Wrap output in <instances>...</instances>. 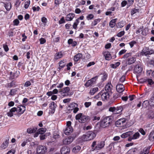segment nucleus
<instances>
[{
	"instance_id": "13",
	"label": "nucleus",
	"mask_w": 154,
	"mask_h": 154,
	"mask_svg": "<svg viewBox=\"0 0 154 154\" xmlns=\"http://www.w3.org/2000/svg\"><path fill=\"white\" fill-rule=\"evenodd\" d=\"M116 90L119 93L123 92L125 90V88L122 84H118L116 86Z\"/></svg>"
},
{
	"instance_id": "24",
	"label": "nucleus",
	"mask_w": 154,
	"mask_h": 154,
	"mask_svg": "<svg viewBox=\"0 0 154 154\" xmlns=\"http://www.w3.org/2000/svg\"><path fill=\"white\" fill-rule=\"evenodd\" d=\"M70 90V89L69 87H66L63 88V89H61L59 92L62 93H68Z\"/></svg>"
},
{
	"instance_id": "12",
	"label": "nucleus",
	"mask_w": 154,
	"mask_h": 154,
	"mask_svg": "<svg viewBox=\"0 0 154 154\" xmlns=\"http://www.w3.org/2000/svg\"><path fill=\"white\" fill-rule=\"evenodd\" d=\"M61 154H69L70 149L67 146H64L61 149Z\"/></svg>"
},
{
	"instance_id": "60",
	"label": "nucleus",
	"mask_w": 154,
	"mask_h": 154,
	"mask_svg": "<svg viewBox=\"0 0 154 154\" xmlns=\"http://www.w3.org/2000/svg\"><path fill=\"white\" fill-rule=\"evenodd\" d=\"M77 104L75 103H73L70 104V105L69 106V107H72V109L74 108L75 107V106H77Z\"/></svg>"
},
{
	"instance_id": "54",
	"label": "nucleus",
	"mask_w": 154,
	"mask_h": 154,
	"mask_svg": "<svg viewBox=\"0 0 154 154\" xmlns=\"http://www.w3.org/2000/svg\"><path fill=\"white\" fill-rule=\"evenodd\" d=\"M116 26L118 28H121L123 27L124 24L122 23H119L116 25Z\"/></svg>"
},
{
	"instance_id": "18",
	"label": "nucleus",
	"mask_w": 154,
	"mask_h": 154,
	"mask_svg": "<svg viewBox=\"0 0 154 154\" xmlns=\"http://www.w3.org/2000/svg\"><path fill=\"white\" fill-rule=\"evenodd\" d=\"M111 87L112 85L111 84L108 83L105 87V90L106 92L112 94L111 92Z\"/></svg>"
},
{
	"instance_id": "25",
	"label": "nucleus",
	"mask_w": 154,
	"mask_h": 154,
	"mask_svg": "<svg viewBox=\"0 0 154 154\" xmlns=\"http://www.w3.org/2000/svg\"><path fill=\"white\" fill-rule=\"evenodd\" d=\"M132 134V132L128 131L124 133L121 135V137L122 138H125L130 136Z\"/></svg>"
},
{
	"instance_id": "6",
	"label": "nucleus",
	"mask_w": 154,
	"mask_h": 154,
	"mask_svg": "<svg viewBox=\"0 0 154 154\" xmlns=\"http://www.w3.org/2000/svg\"><path fill=\"white\" fill-rule=\"evenodd\" d=\"M98 76H97L88 80L85 84V86L86 87H88L90 86H92L95 83V82Z\"/></svg>"
},
{
	"instance_id": "23",
	"label": "nucleus",
	"mask_w": 154,
	"mask_h": 154,
	"mask_svg": "<svg viewBox=\"0 0 154 154\" xmlns=\"http://www.w3.org/2000/svg\"><path fill=\"white\" fill-rule=\"evenodd\" d=\"M82 56V55L81 53H78L76 54L74 57V60L75 61H78L79 59Z\"/></svg>"
},
{
	"instance_id": "53",
	"label": "nucleus",
	"mask_w": 154,
	"mask_h": 154,
	"mask_svg": "<svg viewBox=\"0 0 154 154\" xmlns=\"http://www.w3.org/2000/svg\"><path fill=\"white\" fill-rule=\"evenodd\" d=\"M125 34V32L123 31H122L119 32L117 35V36L118 37H121L122 36H123Z\"/></svg>"
},
{
	"instance_id": "58",
	"label": "nucleus",
	"mask_w": 154,
	"mask_h": 154,
	"mask_svg": "<svg viewBox=\"0 0 154 154\" xmlns=\"http://www.w3.org/2000/svg\"><path fill=\"white\" fill-rule=\"evenodd\" d=\"M146 81L148 82V84L150 85L153 84L154 83V82H153L152 80L151 79H147Z\"/></svg>"
},
{
	"instance_id": "19",
	"label": "nucleus",
	"mask_w": 154,
	"mask_h": 154,
	"mask_svg": "<svg viewBox=\"0 0 154 154\" xmlns=\"http://www.w3.org/2000/svg\"><path fill=\"white\" fill-rule=\"evenodd\" d=\"M47 145L49 146H52L49 148V152H51L54 150L55 149V144L54 142H49L47 143Z\"/></svg>"
},
{
	"instance_id": "29",
	"label": "nucleus",
	"mask_w": 154,
	"mask_h": 154,
	"mask_svg": "<svg viewBox=\"0 0 154 154\" xmlns=\"http://www.w3.org/2000/svg\"><path fill=\"white\" fill-rule=\"evenodd\" d=\"M63 54L61 52H58L56 53L55 56V59H58L63 57Z\"/></svg>"
},
{
	"instance_id": "9",
	"label": "nucleus",
	"mask_w": 154,
	"mask_h": 154,
	"mask_svg": "<svg viewBox=\"0 0 154 154\" xmlns=\"http://www.w3.org/2000/svg\"><path fill=\"white\" fill-rule=\"evenodd\" d=\"M143 70V67L140 64L136 65L134 70V72L135 73L139 74Z\"/></svg>"
},
{
	"instance_id": "28",
	"label": "nucleus",
	"mask_w": 154,
	"mask_h": 154,
	"mask_svg": "<svg viewBox=\"0 0 154 154\" xmlns=\"http://www.w3.org/2000/svg\"><path fill=\"white\" fill-rule=\"evenodd\" d=\"M123 109L122 107V106H118L116 107V111L115 114H118L121 112Z\"/></svg>"
},
{
	"instance_id": "34",
	"label": "nucleus",
	"mask_w": 154,
	"mask_h": 154,
	"mask_svg": "<svg viewBox=\"0 0 154 154\" xmlns=\"http://www.w3.org/2000/svg\"><path fill=\"white\" fill-rule=\"evenodd\" d=\"M98 90V88L97 87L93 88L91 89L90 92V94L91 95H94L96 92H97Z\"/></svg>"
},
{
	"instance_id": "59",
	"label": "nucleus",
	"mask_w": 154,
	"mask_h": 154,
	"mask_svg": "<svg viewBox=\"0 0 154 154\" xmlns=\"http://www.w3.org/2000/svg\"><path fill=\"white\" fill-rule=\"evenodd\" d=\"M109 111L110 112H114L115 113V112L116 111V107H110L109 108Z\"/></svg>"
},
{
	"instance_id": "4",
	"label": "nucleus",
	"mask_w": 154,
	"mask_h": 154,
	"mask_svg": "<svg viewBox=\"0 0 154 154\" xmlns=\"http://www.w3.org/2000/svg\"><path fill=\"white\" fill-rule=\"evenodd\" d=\"M127 122V119H121L118 120L116 122V125L117 127H126Z\"/></svg>"
},
{
	"instance_id": "56",
	"label": "nucleus",
	"mask_w": 154,
	"mask_h": 154,
	"mask_svg": "<svg viewBox=\"0 0 154 154\" xmlns=\"http://www.w3.org/2000/svg\"><path fill=\"white\" fill-rule=\"evenodd\" d=\"M40 43L41 44H43L46 42V40L43 38H41L40 39Z\"/></svg>"
},
{
	"instance_id": "43",
	"label": "nucleus",
	"mask_w": 154,
	"mask_h": 154,
	"mask_svg": "<svg viewBox=\"0 0 154 154\" xmlns=\"http://www.w3.org/2000/svg\"><path fill=\"white\" fill-rule=\"evenodd\" d=\"M149 148L144 149L143 151L141 152L140 154H148L149 152Z\"/></svg>"
},
{
	"instance_id": "20",
	"label": "nucleus",
	"mask_w": 154,
	"mask_h": 154,
	"mask_svg": "<svg viewBox=\"0 0 154 154\" xmlns=\"http://www.w3.org/2000/svg\"><path fill=\"white\" fill-rule=\"evenodd\" d=\"M16 111L17 112V108L15 107L12 108L8 112L7 115L9 116L12 117L13 116V113Z\"/></svg>"
},
{
	"instance_id": "50",
	"label": "nucleus",
	"mask_w": 154,
	"mask_h": 154,
	"mask_svg": "<svg viewBox=\"0 0 154 154\" xmlns=\"http://www.w3.org/2000/svg\"><path fill=\"white\" fill-rule=\"evenodd\" d=\"M139 136V134L138 132H136L132 136V138L134 139H137Z\"/></svg>"
},
{
	"instance_id": "3",
	"label": "nucleus",
	"mask_w": 154,
	"mask_h": 154,
	"mask_svg": "<svg viewBox=\"0 0 154 154\" xmlns=\"http://www.w3.org/2000/svg\"><path fill=\"white\" fill-rule=\"evenodd\" d=\"M105 145L104 141H101L96 144V141H94L91 145L93 150H100L104 147Z\"/></svg>"
},
{
	"instance_id": "64",
	"label": "nucleus",
	"mask_w": 154,
	"mask_h": 154,
	"mask_svg": "<svg viewBox=\"0 0 154 154\" xmlns=\"http://www.w3.org/2000/svg\"><path fill=\"white\" fill-rule=\"evenodd\" d=\"M125 76L123 75L119 79V81L121 82H123L125 80Z\"/></svg>"
},
{
	"instance_id": "49",
	"label": "nucleus",
	"mask_w": 154,
	"mask_h": 154,
	"mask_svg": "<svg viewBox=\"0 0 154 154\" xmlns=\"http://www.w3.org/2000/svg\"><path fill=\"white\" fill-rule=\"evenodd\" d=\"M30 4V1L28 0L26 1L25 3L24 8L26 9L27 8Z\"/></svg>"
},
{
	"instance_id": "63",
	"label": "nucleus",
	"mask_w": 154,
	"mask_h": 154,
	"mask_svg": "<svg viewBox=\"0 0 154 154\" xmlns=\"http://www.w3.org/2000/svg\"><path fill=\"white\" fill-rule=\"evenodd\" d=\"M3 48L6 52H7L9 50V48L8 45H6L3 44Z\"/></svg>"
},
{
	"instance_id": "52",
	"label": "nucleus",
	"mask_w": 154,
	"mask_h": 154,
	"mask_svg": "<svg viewBox=\"0 0 154 154\" xmlns=\"http://www.w3.org/2000/svg\"><path fill=\"white\" fill-rule=\"evenodd\" d=\"M59 66L60 67L63 68L64 67L65 64L64 62L61 61L59 63Z\"/></svg>"
},
{
	"instance_id": "41",
	"label": "nucleus",
	"mask_w": 154,
	"mask_h": 154,
	"mask_svg": "<svg viewBox=\"0 0 154 154\" xmlns=\"http://www.w3.org/2000/svg\"><path fill=\"white\" fill-rule=\"evenodd\" d=\"M5 7L7 11H9L11 8V3H6L5 4Z\"/></svg>"
},
{
	"instance_id": "32",
	"label": "nucleus",
	"mask_w": 154,
	"mask_h": 154,
	"mask_svg": "<svg viewBox=\"0 0 154 154\" xmlns=\"http://www.w3.org/2000/svg\"><path fill=\"white\" fill-rule=\"evenodd\" d=\"M81 147L79 146H76L73 148L72 152L75 153H77L79 151Z\"/></svg>"
},
{
	"instance_id": "39",
	"label": "nucleus",
	"mask_w": 154,
	"mask_h": 154,
	"mask_svg": "<svg viewBox=\"0 0 154 154\" xmlns=\"http://www.w3.org/2000/svg\"><path fill=\"white\" fill-rule=\"evenodd\" d=\"M149 104L148 100H146L143 102L142 103V106L144 108H146Z\"/></svg>"
},
{
	"instance_id": "2",
	"label": "nucleus",
	"mask_w": 154,
	"mask_h": 154,
	"mask_svg": "<svg viewBox=\"0 0 154 154\" xmlns=\"http://www.w3.org/2000/svg\"><path fill=\"white\" fill-rule=\"evenodd\" d=\"M96 137V134L93 131H90L86 133L82 137V139L83 141H88L94 139Z\"/></svg>"
},
{
	"instance_id": "47",
	"label": "nucleus",
	"mask_w": 154,
	"mask_h": 154,
	"mask_svg": "<svg viewBox=\"0 0 154 154\" xmlns=\"http://www.w3.org/2000/svg\"><path fill=\"white\" fill-rule=\"evenodd\" d=\"M100 118L99 116H94L92 117V120L93 121H98L100 120Z\"/></svg>"
},
{
	"instance_id": "14",
	"label": "nucleus",
	"mask_w": 154,
	"mask_h": 154,
	"mask_svg": "<svg viewBox=\"0 0 154 154\" xmlns=\"http://www.w3.org/2000/svg\"><path fill=\"white\" fill-rule=\"evenodd\" d=\"M103 54L106 60H109L111 59V56L109 51H104Z\"/></svg>"
},
{
	"instance_id": "26",
	"label": "nucleus",
	"mask_w": 154,
	"mask_h": 154,
	"mask_svg": "<svg viewBox=\"0 0 154 154\" xmlns=\"http://www.w3.org/2000/svg\"><path fill=\"white\" fill-rule=\"evenodd\" d=\"M117 20V19H112L110 22L109 25L111 28L114 27L115 26Z\"/></svg>"
},
{
	"instance_id": "30",
	"label": "nucleus",
	"mask_w": 154,
	"mask_h": 154,
	"mask_svg": "<svg viewBox=\"0 0 154 154\" xmlns=\"http://www.w3.org/2000/svg\"><path fill=\"white\" fill-rule=\"evenodd\" d=\"M17 90L18 89L17 88L11 89L9 95L11 96H14L16 94Z\"/></svg>"
},
{
	"instance_id": "42",
	"label": "nucleus",
	"mask_w": 154,
	"mask_h": 154,
	"mask_svg": "<svg viewBox=\"0 0 154 154\" xmlns=\"http://www.w3.org/2000/svg\"><path fill=\"white\" fill-rule=\"evenodd\" d=\"M79 22V21H78V19H76L73 25V28L76 29L77 28V26Z\"/></svg>"
},
{
	"instance_id": "21",
	"label": "nucleus",
	"mask_w": 154,
	"mask_h": 154,
	"mask_svg": "<svg viewBox=\"0 0 154 154\" xmlns=\"http://www.w3.org/2000/svg\"><path fill=\"white\" fill-rule=\"evenodd\" d=\"M75 14H74L69 13L67 15L66 17V20L67 21H71L74 17Z\"/></svg>"
},
{
	"instance_id": "40",
	"label": "nucleus",
	"mask_w": 154,
	"mask_h": 154,
	"mask_svg": "<svg viewBox=\"0 0 154 154\" xmlns=\"http://www.w3.org/2000/svg\"><path fill=\"white\" fill-rule=\"evenodd\" d=\"M141 33L143 35L145 36L148 33V29L146 28H145V29H143V28Z\"/></svg>"
},
{
	"instance_id": "8",
	"label": "nucleus",
	"mask_w": 154,
	"mask_h": 154,
	"mask_svg": "<svg viewBox=\"0 0 154 154\" xmlns=\"http://www.w3.org/2000/svg\"><path fill=\"white\" fill-rule=\"evenodd\" d=\"M75 138V137L70 136L67 138L64 139L63 140V144L66 145L70 144L73 141Z\"/></svg>"
},
{
	"instance_id": "38",
	"label": "nucleus",
	"mask_w": 154,
	"mask_h": 154,
	"mask_svg": "<svg viewBox=\"0 0 154 154\" xmlns=\"http://www.w3.org/2000/svg\"><path fill=\"white\" fill-rule=\"evenodd\" d=\"M147 116L149 119H152L154 118V113L153 112H149L148 113Z\"/></svg>"
},
{
	"instance_id": "45",
	"label": "nucleus",
	"mask_w": 154,
	"mask_h": 154,
	"mask_svg": "<svg viewBox=\"0 0 154 154\" xmlns=\"http://www.w3.org/2000/svg\"><path fill=\"white\" fill-rule=\"evenodd\" d=\"M150 103L151 104V105L154 106V95H152L151 98L150 99Z\"/></svg>"
},
{
	"instance_id": "27",
	"label": "nucleus",
	"mask_w": 154,
	"mask_h": 154,
	"mask_svg": "<svg viewBox=\"0 0 154 154\" xmlns=\"http://www.w3.org/2000/svg\"><path fill=\"white\" fill-rule=\"evenodd\" d=\"M89 117L87 116L84 115L82 116V120H79V122L81 123H84L87 121L89 119Z\"/></svg>"
},
{
	"instance_id": "15",
	"label": "nucleus",
	"mask_w": 154,
	"mask_h": 154,
	"mask_svg": "<svg viewBox=\"0 0 154 154\" xmlns=\"http://www.w3.org/2000/svg\"><path fill=\"white\" fill-rule=\"evenodd\" d=\"M20 72L18 71H16L15 72L13 73L11 72L10 73V77L12 79L17 78L19 75Z\"/></svg>"
},
{
	"instance_id": "17",
	"label": "nucleus",
	"mask_w": 154,
	"mask_h": 154,
	"mask_svg": "<svg viewBox=\"0 0 154 154\" xmlns=\"http://www.w3.org/2000/svg\"><path fill=\"white\" fill-rule=\"evenodd\" d=\"M57 105L54 102H52L50 104L49 106V108L50 109H51V112L54 113L55 108L56 107Z\"/></svg>"
},
{
	"instance_id": "16",
	"label": "nucleus",
	"mask_w": 154,
	"mask_h": 154,
	"mask_svg": "<svg viewBox=\"0 0 154 154\" xmlns=\"http://www.w3.org/2000/svg\"><path fill=\"white\" fill-rule=\"evenodd\" d=\"M73 129L72 127H66L65 129H63L64 133L66 135H69L70 133L72 132Z\"/></svg>"
},
{
	"instance_id": "35",
	"label": "nucleus",
	"mask_w": 154,
	"mask_h": 154,
	"mask_svg": "<svg viewBox=\"0 0 154 154\" xmlns=\"http://www.w3.org/2000/svg\"><path fill=\"white\" fill-rule=\"evenodd\" d=\"M46 131V129L44 128H41L38 129L37 130L38 131V133L39 134H44V133H45Z\"/></svg>"
},
{
	"instance_id": "7",
	"label": "nucleus",
	"mask_w": 154,
	"mask_h": 154,
	"mask_svg": "<svg viewBox=\"0 0 154 154\" xmlns=\"http://www.w3.org/2000/svg\"><path fill=\"white\" fill-rule=\"evenodd\" d=\"M153 53V51L152 50L149 49L146 47H144L142 51V53L145 55L151 54Z\"/></svg>"
},
{
	"instance_id": "62",
	"label": "nucleus",
	"mask_w": 154,
	"mask_h": 154,
	"mask_svg": "<svg viewBox=\"0 0 154 154\" xmlns=\"http://www.w3.org/2000/svg\"><path fill=\"white\" fill-rule=\"evenodd\" d=\"M65 21L64 19V18L63 17H62L59 21V23L60 24H61L65 23Z\"/></svg>"
},
{
	"instance_id": "46",
	"label": "nucleus",
	"mask_w": 154,
	"mask_h": 154,
	"mask_svg": "<svg viewBox=\"0 0 154 154\" xmlns=\"http://www.w3.org/2000/svg\"><path fill=\"white\" fill-rule=\"evenodd\" d=\"M8 140H6L5 142H4L3 144L2 145V147L3 148H5L8 145Z\"/></svg>"
},
{
	"instance_id": "11",
	"label": "nucleus",
	"mask_w": 154,
	"mask_h": 154,
	"mask_svg": "<svg viewBox=\"0 0 154 154\" xmlns=\"http://www.w3.org/2000/svg\"><path fill=\"white\" fill-rule=\"evenodd\" d=\"M26 110V107L25 106L19 105L17 108V112L19 114H22Z\"/></svg>"
},
{
	"instance_id": "37",
	"label": "nucleus",
	"mask_w": 154,
	"mask_h": 154,
	"mask_svg": "<svg viewBox=\"0 0 154 154\" xmlns=\"http://www.w3.org/2000/svg\"><path fill=\"white\" fill-rule=\"evenodd\" d=\"M120 64V63L118 62L115 64H112L110 65V66L112 68L116 69L118 67Z\"/></svg>"
},
{
	"instance_id": "48",
	"label": "nucleus",
	"mask_w": 154,
	"mask_h": 154,
	"mask_svg": "<svg viewBox=\"0 0 154 154\" xmlns=\"http://www.w3.org/2000/svg\"><path fill=\"white\" fill-rule=\"evenodd\" d=\"M153 71L152 70H149L146 71V74L148 76H151L152 77Z\"/></svg>"
},
{
	"instance_id": "22",
	"label": "nucleus",
	"mask_w": 154,
	"mask_h": 154,
	"mask_svg": "<svg viewBox=\"0 0 154 154\" xmlns=\"http://www.w3.org/2000/svg\"><path fill=\"white\" fill-rule=\"evenodd\" d=\"M136 61V58L134 57H131L127 60V63L128 64H131L133 63Z\"/></svg>"
},
{
	"instance_id": "31",
	"label": "nucleus",
	"mask_w": 154,
	"mask_h": 154,
	"mask_svg": "<svg viewBox=\"0 0 154 154\" xmlns=\"http://www.w3.org/2000/svg\"><path fill=\"white\" fill-rule=\"evenodd\" d=\"M120 95H119V94L117 93L114 94L113 96V100H112V101H110L109 102V104H111L113 103L114 100L118 98L119 97H120Z\"/></svg>"
},
{
	"instance_id": "61",
	"label": "nucleus",
	"mask_w": 154,
	"mask_h": 154,
	"mask_svg": "<svg viewBox=\"0 0 154 154\" xmlns=\"http://www.w3.org/2000/svg\"><path fill=\"white\" fill-rule=\"evenodd\" d=\"M5 14V12L3 11H0V19H2Z\"/></svg>"
},
{
	"instance_id": "33",
	"label": "nucleus",
	"mask_w": 154,
	"mask_h": 154,
	"mask_svg": "<svg viewBox=\"0 0 154 154\" xmlns=\"http://www.w3.org/2000/svg\"><path fill=\"white\" fill-rule=\"evenodd\" d=\"M149 139L151 141L154 140V131H152L149 136Z\"/></svg>"
},
{
	"instance_id": "57",
	"label": "nucleus",
	"mask_w": 154,
	"mask_h": 154,
	"mask_svg": "<svg viewBox=\"0 0 154 154\" xmlns=\"http://www.w3.org/2000/svg\"><path fill=\"white\" fill-rule=\"evenodd\" d=\"M94 16L93 14H89L87 16V18L88 20H91L94 18Z\"/></svg>"
},
{
	"instance_id": "51",
	"label": "nucleus",
	"mask_w": 154,
	"mask_h": 154,
	"mask_svg": "<svg viewBox=\"0 0 154 154\" xmlns=\"http://www.w3.org/2000/svg\"><path fill=\"white\" fill-rule=\"evenodd\" d=\"M137 43L136 41L134 40H133L132 41H131V42H130L129 43V44L131 48H132L133 47L134 45L136 44Z\"/></svg>"
},
{
	"instance_id": "10",
	"label": "nucleus",
	"mask_w": 154,
	"mask_h": 154,
	"mask_svg": "<svg viewBox=\"0 0 154 154\" xmlns=\"http://www.w3.org/2000/svg\"><path fill=\"white\" fill-rule=\"evenodd\" d=\"M111 94L106 92H104L101 95V97L103 101H106L108 100L109 96Z\"/></svg>"
},
{
	"instance_id": "36",
	"label": "nucleus",
	"mask_w": 154,
	"mask_h": 154,
	"mask_svg": "<svg viewBox=\"0 0 154 154\" xmlns=\"http://www.w3.org/2000/svg\"><path fill=\"white\" fill-rule=\"evenodd\" d=\"M82 113H80L77 115L75 116V119L77 120H81L82 118V116H84Z\"/></svg>"
},
{
	"instance_id": "55",
	"label": "nucleus",
	"mask_w": 154,
	"mask_h": 154,
	"mask_svg": "<svg viewBox=\"0 0 154 154\" xmlns=\"http://www.w3.org/2000/svg\"><path fill=\"white\" fill-rule=\"evenodd\" d=\"M39 137L41 140H44L46 138V135L44 134H40Z\"/></svg>"
},
{
	"instance_id": "5",
	"label": "nucleus",
	"mask_w": 154,
	"mask_h": 154,
	"mask_svg": "<svg viewBox=\"0 0 154 154\" xmlns=\"http://www.w3.org/2000/svg\"><path fill=\"white\" fill-rule=\"evenodd\" d=\"M47 150V147L44 146L39 145L37 148V152L38 154H45Z\"/></svg>"
},
{
	"instance_id": "1",
	"label": "nucleus",
	"mask_w": 154,
	"mask_h": 154,
	"mask_svg": "<svg viewBox=\"0 0 154 154\" xmlns=\"http://www.w3.org/2000/svg\"><path fill=\"white\" fill-rule=\"evenodd\" d=\"M113 121V118L111 116H107L105 117L102 120L100 126L103 128L109 126L111 124Z\"/></svg>"
},
{
	"instance_id": "44",
	"label": "nucleus",
	"mask_w": 154,
	"mask_h": 154,
	"mask_svg": "<svg viewBox=\"0 0 154 154\" xmlns=\"http://www.w3.org/2000/svg\"><path fill=\"white\" fill-rule=\"evenodd\" d=\"M37 129V128H35V129H32L31 128H28L27 129V132L29 133H33Z\"/></svg>"
}]
</instances>
